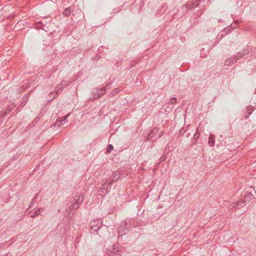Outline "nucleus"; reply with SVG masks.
<instances>
[{"mask_svg": "<svg viewBox=\"0 0 256 256\" xmlns=\"http://www.w3.org/2000/svg\"><path fill=\"white\" fill-rule=\"evenodd\" d=\"M192 8H196L198 6V3L196 1L194 2H193L192 4Z\"/></svg>", "mask_w": 256, "mask_h": 256, "instance_id": "27", "label": "nucleus"}, {"mask_svg": "<svg viewBox=\"0 0 256 256\" xmlns=\"http://www.w3.org/2000/svg\"><path fill=\"white\" fill-rule=\"evenodd\" d=\"M79 206H80L79 203H76V202H74V203L73 204L70 205V208L76 210L79 208Z\"/></svg>", "mask_w": 256, "mask_h": 256, "instance_id": "17", "label": "nucleus"}, {"mask_svg": "<svg viewBox=\"0 0 256 256\" xmlns=\"http://www.w3.org/2000/svg\"><path fill=\"white\" fill-rule=\"evenodd\" d=\"M200 136L198 132V130H196V132L194 134V139L195 141H196L197 140L198 138Z\"/></svg>", "mask_w": 256, "mask_h": 256, "instance_id": "24", "label": "nucleus"}, {"mask_svg": "<svg viewBox=\"0 0 256 256\" xmlns=\"http://www.w3.org/2000/svg\"><path fill=\"white\" fill-rule=\"evenodd\" d=\"M118 92V88H115L113 92H112V94L114 95L116 93Z\"/></svg>", "mask_w": 256, "mask_h": 256, "instance_id": "29", "label": "nucleus"}, {"mask_svg": "<svg viewBox=\"0 0 256 256\" xmlns=\"http://www.w3.org/2000/svg\"><path fill=\"white\" fill-rule=\"evenodd\" d=\"M62 88V86L60 84L59 86H58L56 88V94H58L60 92H62V89L63 88Z\"/></svg>", "mask_w": 256, "mask_h": 256, "instance_id": "19", "label": "nucleus"}, {"mask_svg": "<svg viewBox=\"0 0 256 256\" xmlns=\"http://www.w3.org/2000/svg\"><path fill=\"white\" fill-rule=\"evenodd\" d=\"M119 178H120V176H119L118 172H115L112 174V180L110 182H108L109 184V185H110L111 186L114 182H115L118 180Z\"/></svg>", "mask_w": 256, "mask_h": 256, "instance_id": "6", "label": "nucleus"}, {"mask_svg": "<svg viewBox=\"0 0 256 256\" xmlns=\"http://www.w3.org/2000/svg\"><path fill=\"white\" fill-rule=\"evenodd\" d=\"M28 102V99L27 98H26V99H24L22 102L21 104H20V106L21 107V108H22Z\"/></svg>", "mask_w": 256, "mask_h": 256, "instance_id": "22", "label": "nucleus"}, {"mask_svg": "<svg viewBox=\"0 0 256 256\" xmlns=\"http://www.w3.org/2000/svg\"><path fill=\"white\" fill-rule=\"evenodd\" d=\"M72 10V8L70 6L66 8L63 12V15L66 17L68 16Z\"/></svg>", "mask_w": 256, "mask_h": 256, "instance_id": "10", "label": "nucleus"}, {"mask_svg": "<svg viewBox=\"0 0 256 256\" xmlns=\"http://www.w3.org/2000/svg\"><path fill=\"white\" fill-rule=\"evenodd\" d=\"M250 52V50L248 48H244L242 52H239L237 54V55L236 56V60L240 59L242 58L246 54Z\"/></svg>", "mask_w": 256, "mask_h": 256, "instance_id": "7", "label": "nucleus"}, {"mask_svg": "<svg viewBox=\"0 0 256 256\" xmlns=\"http://www.w3.org/2000/svg\"><path fill=\"white\" fill-rule=\"evenodd\" d=\"M108 231H103V230H98L96 232V234H98L100 237L104 236L106 234Z\"/></svg>", "mask_w": 256, "mask_h": 256, "instance_id": "14", "label": "nucleus"}, {"mask_svg": "<svg viewBox=\"0 0 256 256\" xmlns=\"http://www.w3.org/2000/svg\"><path fill=\"white\" fill-rule=\"evenodd\" d=\"M130 220H126L122 221L118 228L119 234L123 236L128 234L130 231Z\"/></svg>", "mask_w": 256, "mask_h": 256, "instance_id": "2", "label": "nucleus"}, {"mask_svg": "<svg viewBox=\"0 0 256 256\" xmlns=\"http://www.w3.org/2000/svg\"><path fill=\"white\" fill-rule=\"evenodd\" d=\"M68 117V116H65L62 118L60 120H57L56 123L58 125H63L64 124V122L66 120V118Z\"/></svg>", "mask_w": 256, "mask_h": 256, "instance_id": "13", "label": "nucleus"}, {"mask_svg": "<svg viewBox=\"0 0 256 256\" xmlns=\"http://www.w3.org/2000/svg\"><path fill=\"white\" fill-rule=\"evenodd\" d=\"M40 166V164L37 165L34 168V170H38Z\"/></svg>", "mask_w": 256, "mask_h": 256, "instance_id": "31", "label": "nucleus"}, {"mask_svg": "<svg viewBox=\"0 0 256 256\" xmlns=\"http://www.w3.org/2000/svg\"><path fill=\"white\" fill-rule=\"evenodd\" d=\"M254 198V196L251 192H247L244 196V200H241L240 202H244V204L245 205L246 202H249L250 200H252Z\"/></svg>", "mask_w": 256, "mask_h": 256, "instance_id": "5", "label": "nucleus"}, {"mask_svg": "<svg viewBox=\"0 0 256 256\" xmlns=\"http://www.w3.org/2000/svg\"><path fill=\"white\" fill-rule=\"evenodd\" d=\"M71 82L68 81L67 82L66 80H62L60 83V85L62 86V88H64L66 87L68 85L70 84Z\"/></svg>", "mask_w": 256, "mask_h": 256, "instance_id": "16", "label": "nucleus"}, {"mask_svg": "<svg viewBox=\"0 0 256 256\" xmlns=\"http://www.w3.org/2000/svg\"><path fill=\"white\" fill-rule=\"evenodd\" d=\"M12 108V106H10V108L6 109L5 112L6 114H7L10 112L11 110V108Z\"/></svg>", "mask_w": 256, "mask_h": 256, "instance_id": "28", "label": "nucleus"}, {"mask_svg": "<svg viewBox=\"0 0 256 256\" xmlns=\"http://www.w3.org/2000/svg\"><path fill=\"white\" fill-rule=\"evenodd\" d=\"M114 148V146L112 144H110L108 146L107 148H106V152L107 153H110Z\"/></svg>", "mask_w": 256, "mask_h": 256, "instance_id": "21", "label": "nucleus"}, {"mask_svg": "<svg viewBox=\"0 0 256 256\" xmlns=\"http://www.w3.org/2000/svg\"><path fill=\"white\" fill-rule=\"evenodd\" d=\"M84 200V196L82 195H80L78 198L75 200L76 203H81Z\"/></svg>", "mask_w": 256, "mask_h": 256, "instance_id": "15", "label": "nucleus"}, {"mask_svg": "<svg viewBox=\"0 0 256 256\" xmlns=\"http://www.w3.org/2000/svg\"><path fill=\"white\" fill-rule=\"evenodd\" d=\"M38 194H37L35 196L34 198H33V200H32V202L30 204L29 206V208H31L32 206L33 205L34 203L35 202L36 204H38V202L37 200V198H38Z\"/></svg>", "mask_w": 256, "mask_h": 256, "instance_id": "20", "label": "nucleus"}, {"mask_svg": "<svg viewBox=\"0 0 256 256\" xmlns=\"http://www.w3.org/2000/svg\"><path fill=\"white\" fill-rule=\"evenodd\" d=\"M119 252L118 250L113 248V251L110 250L108 254L110 256H116V255L119 254Z\"/></svg>", "mask_w": 256, "mask_h": 256, "instance_id": "12", "label": "nucleus"}, {"mask_svg": "<svg viewBox=\"0 0 256 256\" xmlns=\"http://www.w3.org/2000/svg\"><path fill=\"white\" fill-rule=\"evenodd\" d=\"M154 136V131L152 130L148 136V138H151Z\"/></svg>", "mask_w": 256, "mask_h": 256, "instance_id": "26", "label": "nucleus"}, {"mask_svg": "<svg viewBox=\"0 0 256 256\" xmlns=\"http://www.w3.org/2000/svg\"><path fill=\"white\" fill-rule=\"evenodd\" d=\"M111 82H108L106 86L102 88H96L92 90L94 95L93 98L96 100L100 98L102 95L106 93V90H108V87L111 85Z\"/></svg>", "mask_w": 256, "mask_h": 256, "instance_id": "3", "label": "nucleus"}, {"mask_svg": "<svg viewBox=\"0 0 256 256\" xmlns=\"http://www.w3.org/2000/svg\"><path fill=\"white\" fill-rule=\"evenodd\" d=\"M164 132H160L159 133V134H158V138H160V137H162V136L164 135Z\"/></svg>", "mask_w": 256, "mask_h": 256, "instance_id": "30", "label": "nucleus"}, {"mask_svg": "<svg viewBox=\"0 0 256 256\" xmlns=\"http://www.w3.org/2000/svg\"><path fill=\"white\" fill-rule=\"evenodd\" d=\"M90 232L94 234L98 230L108 231V227L105 225L102 224V222L100 220H96L92 221L90 224Z\"/></svg>", "mask_w": 256, "mask_h": 256, "instance_id": "1", "label": "nucleus"}, {"mask_svg": "<svg viewBox=\"0 0 256 256\" xmlns=\"http://www.w3.org/2000/svg\"><path fill=\"white\" fill-rule=\"evenodd\" d=\"M251 114H252V112H250L248 113V115H250Z\"/></svg>", "mask_w": 256, "mask_h": 256, "instance_id": "34", "label": "nucleus"}, {"mask_svg": "<svg viewBox=\"0 0 256 256\" xmlns=\"http://www.w3.org/2000/svg\"><path fill=\"white\" fill-rule=\"evenodd\" d=\"M41 208L38 209L36 211L34 212L30 215V217L32 218H34L36 216H38L40 212Z\"/></svg>", "mask_w": 256, "mask_h": 256, "instance_id": "18", "label": "nucleus"}, {"mask_svg": "<svg viewBox=\"0 0 256 256\" xmlns=\"http://www.w3.org/2000/svg\"><path fill=\"white\" fill-rule=\"evenodd\" d=\"M190 4H188V8H190Z\"/></svg>", "mask_w": 256, "mask_h": 256, "instance_id": "33", "label": "nucleus"}, {"mask_svg": "<svg viewBox=\"0 0 256 256\" xmlns=\"http://www.w3.org/2000/svg\"><path fill=\"white\" fill-rule=\"evenodd\" d=\"M167 158V156L165 155H162L160 158V162H164L166 160Z\"/></svg>", "mask_w": 256, "mask_h": 256, "instance_id": "25", "label": "nucleus"}, {"mask_svg": "<svg viewBox=\"0 0 256 256\" xmlns=\"http://www.w3.org/2000/svg\"><path fill=\"white\" fill-rule=\"evenodd\" d=\"M176 98H175V97H173V98H172L170 100V102H168V103H169V104H174L176 103Z\"/></svg>", "mask_w": 256, "mask_h": 256, "instance_id": "23", "label": "nucleus"}, {"mask_svg": "<svg viewBox=\"0 0 256 256\" xmlns=\"http://www.w3.org/2000/svg\"><path fill=\"white\" fill-rule=\"evenodd\" d=\"M237 60L236 58V57L234 58H230L229 59L227 60L226 61V65H228V66H229L232 63H235L236 62Z\"/></svg>", "mask_w": 256, "mask_h": 256, "instance_id": "11", "label": "nucleus"}, {"mask_svg": "<svg viewBox=\"0 0 256 256\" xmlns=\"http://www.w3.org/2000/svg\"><path fill=\"white\" fill-rule=\"evenodd\" d=\"M111 188V186L109 185L108 182H105V184H104V187L100 188V192H104V190H106V192H108V190H110Z\"/></svg>", "mask_w": 256, "mask_h": 256, "instance_id": "8", "label": "nucleus"}, {"mask_svg": "<svg viewBox=\"0 0 256 256\" xmlns=\"http://www.w3.org/2000/svg\"><path fill=\"white\" fill-rule=\"evenodd\" d=\"M215 136L213 134H210L208 138V144L210 146H212L214 144Z\"/></svg>", "mask_w": 256, "mask_h": 256, "instance_id": "9", "label": "nucleus"}, {"mask_svg": "<svg viewBox=\"0 0 256 256\" xmlns=\"http://www.w3.org/2000/svg\"><path fill=\"white\" fill-rule=\"evenodd\" d=\"M244 205V202H238L235 203H233L230 204L228 206L229 210H234L236 208H240L241 207L243 206Z\"/></svg>", "mask_w": 256, "mask_h": 256, "instance_id": "4", "label": "nucleus"}, {"mask_svg": "<svg viewBox=\"0 0 256 256\" xmlns=\"http://www.w3.org/2000/svg\"><path fill=\"white\" fill-rule=\"evenodd\" d=\"M6 256H12V254L10 253H8L6 254Z\"/></svg>", "mask_w": 256, "mask_h": 256, "instance_id": "32", "label": "nucleus"}]
</instances>
